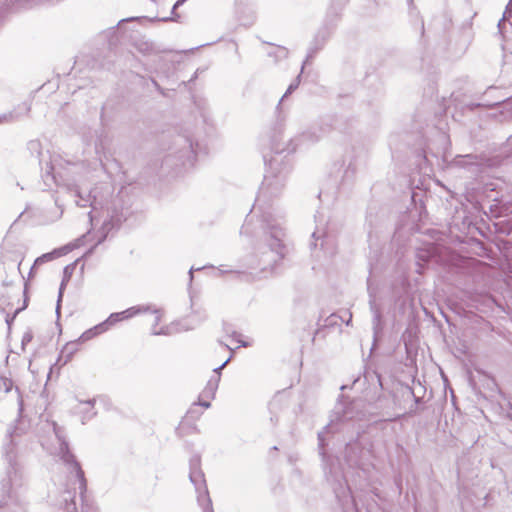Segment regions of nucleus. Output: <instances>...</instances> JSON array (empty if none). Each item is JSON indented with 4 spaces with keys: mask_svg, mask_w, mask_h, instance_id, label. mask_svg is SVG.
<instances>
[{
    "mask_svg": "<svg viewBox=\"0 0 512 512\" xmlns=\"http://www.w3.org/2000/svg\"><path fill=\"white\" fill-rule=\"evenodd\" d=\"M284 181L285 177L283 175H266L253 206L254 211L261 212L262 229L271 234L278 248L280 247L284 232L281 224L273 217L271 212L264 209V206L267 205L271 198L278 197L281 194L284 188Z\"/></svg>",
    "mask_w": 512,
    "mask_h": 512,
    "instance_id": "f257e3e1",
    "label": "nucleus"
},
{
    "mask_svg": "<svg viewBox=\"0 0 512 512\" xmlns=\"http://www.w3.org/2000/svg\"><path fill=\"white\" fill-rule=\"evenodd\" d=\"M9 442L4 445V457L7 461L9 468L7 470L8 479L2 481V489L4 493L9 494L11 487L17 482L19 465L17 462L16 443L14 442L13 435L9 431Z\"/></svg>",
    "mask_w": 512,
    "mask_h": 512,
    "instance_id": "f03ea898",
    "label": "nucleus"
},
{
    "mask_svg": "<svg viewBox=\"0 0 512 512\" xmlns=\"http://www.w3.org/2000/svg\"><path fill=\"white\" fill-rule=\"evenodd\" d=\"M189 478L190 481L194 484L196 491L198 492L199 503L203 504V502H205L207 507L210 509V512H213L211 508V499L209 498L204 474L200 468L199 456H193L190 459Z\"/></svg>",
    "mask_w": 512,
    "mask_h": 512,
    "instance_id": "7ed1b4c3",
    "label": "nucleus"
},
{
    "mask_svg": "<svg viewBox=\"0 0 512 512\" xmlns=\"http://www.w3.org/2000/svg\"><path fill=\"white\" fill-rule=\"evenodd\" d=\"M312 239L311 249H316L320 246V251L327 257H331L336 253L337 245L335 238L328 234L324 228H317L312 234Z\"/></svg>",
    "mask_w": 512,
    "mask_h": 512,
    "instance_id": "20e7f679",
    "label": "nucleus"
},
{
    "mask_svg": "<svg viewBox=\"0 0 512 512\" xmlns=\"http://www.w3.org/2000/svg\"><path fill=\"white\" fill-rule=\"evenodd\" d=\"M60 452L62 454V460L69 466L71 472L75 473V477L79 483L80 495L83 497L86 491V479L84 477L83 470L81 469L79 463L76 461L74 455L69 451L68 444L65 441H61Z\"/></svg>",
    "mask_w": 512,
    "mask_h": 512,
    "instance_id": "39448f33",
    "label": "nucleus"
},
{
    "mask_svg": "<svg viewBox=\"0 0 512 512\" xmlns=\"http://www.w3.org/2000/svg\"><path fill=\"white\" fill-rule=\"evenodd\" d=\"M262 256L259 266H261V272L266 273L269 269L273 270L276 262L281 259L282 254L279 250L269 248L262 253Z\"/></svg>",
    "mask_w": 512,
    "mask_h": 512,
    "instance_id": "423d86ee",
    "label": "nucleus"
},
{
    "mask_svg": "<svg viewBox=\"0 0 512 512\" xmlns=\"http://www.w3.org/2000/svg\"><path fill=\"white\" fill-rule=\"evenodd\" d=\"M493 204L490 205V212L494 217L507 216L512 213V203L505 201L503 197L494 198Z\"/></svg>",
    "mask_w": 512,
    "mask_h": 512,
    "instance_id": "0eeeda50",
    "label": "nucleus"
},
{
    "mask_svg": "<svg viewBox=\"0 0 512 512\" xmlns=\"http://www.w3.org/2000/svg\"><path fill=\"white\" fill-rule=\"evenodd\" d=\"M75 197L78 198L75 202L80 207L92 206L95 208V197H92L91 193H89L86 197L82 196L78 187L74 189Z\"/></svg>",
    "mask_w": 512,
    "mask_h": 512,
    "instance_id": "6e6552de",
    "label": "nucleus"
},
{
    "mask_svg": "<svg viewBox=\"0 0 512 512\" xmlns=\"http://www.w3.org/2000/svg\"><path fill=\"white\" fill-rule=\"evenodd\" d=\"M150 309H151L150 305H143V306L130 307V308L126 309L125 311L118 312V313L122 314L121 320H124V319L131 318L139 313L149 312Z\"/></svg>",
    "mask_w": 512,
    "mask_h": 512,
    "instance_id": "1a4fd4ad",
    "label": "nucleus"
},
{
    "mask_svg": "<svg viewBox=\"0 0 512 512\" xmlns=\"http://www.w3.org/2000/svg\"><path fill=\"white\" fill-rule=\"evenodd\" d=\"M220 382V376L219 375H213L210 380L208 381L206 387L204 388L202 394L206 397H214L216 390L218 388V384Z\"/></svg>",
    "mask_w": 512,
    "mask_h": 512,
    "instance_id": "9d476101",
    "label": "nucleus"
},
{
    "mask_svg": "<svg viewBox=\"0 0 512 512\" xmlns=\"http://www.w3.org/2000/svg\"><path fill=\"white\" fill-rule=\"evenodd\" d=\"M106 331V327L104 326V324H98L96 326H94L93 328L85 331L82 336H81V339L83 341H86V340H90L92 339L93 337H95L96 335H99L103 332Z\"/></svg>",
    "mask_w": 512,
    "mask_h": 512,
    "instance_id": "9b49d317",
    "label": "nucleus"
},
{
    "mask_svg": "<svg viewBox=\"0 0 512 512\" xmlns=\"http://www.w3.org/2000/svg\"><path fill=\"white\" fill-rule=\"evenodd\" d=\"M474 159V157L472 155H460V156H457L455 159H454V164L458 167H467L468 165L470 164H473L472 160Z\"/></svg>",
    "mask_w": 512,
    "mask_h": 512,
    "instance_id": "f8f14e48",
    "label": "nucleus"
},
{
    "mask_svg": "<svg viewBox=\"0 0 512 512\" xmlns=\"http://www.w3.org/2000/svg\"><path fill=\"white\" fill-rule=\"evenodd\" d=\"M434 255V248L419 249L417 252V259L419 261L428 262Z\"/></svg>",
    "mask_w": 512,
    "mask_h": 512,
    "instance_id": "ddd939ff",
    "label": "nucleus"
},
{
    "mask_svg": "<svg viewBox=\"0 0 512 512\" xmlns=\"http://www.w3.org/2000/svg\"><path fill=\"white\" fill-rule=\"evenodd\" d=\"M369 304H370V308L373 312V324H374V326H378L380 324V320H381L380 310L377 307L374 299L371 298L369 301Z\"/></svg>",
    "mask_w": 512,
    "mask_h": 512,
    "instance_id": "4468645a",
    "label": "nucleus"
},
{
    "mask_svg": "<svg viewBox=\"0 0 512 512\" xmlns=\"http://www.w3.org/2000/svg\"><path fill=\"white\" fill-rule=\"evenodd\" d=\"M495 227L497 232L500 234L510 235L512 233V228L505 221H499L495 223Z\"/></svg>",
    "mask_w": 512,
    "mask_h": 512,
    "instance_id": "2eb2a0df",
    "label": "nucleus"
},
{
    "mask_svg": "<svg viewBox=\"0 0 512 512\" xmlns=\"http://www.w3.org/2000/svg\"><path fill=\"white\" fill-rule=\"evenodd\" d=\"M121 315L122 314H119V313H112L104 322H102L101 324H104V326L106 327V331L109 329L110 326L114 325L115 323L119 322V321H122L121 320Z\"/></svg>",
    "mask_w": 512,
    "mask_h": 512,
    "instance_id": "dca6fc26",
    "label": "nucleus"
},
{
    "mask_svg": "<svg viewBox=\"0 0 512 512\" xmlns=\"http://www.w3.org/2000/svg\"><path fill=\"white\" fill-rule=\"evenodd\" d=\"M54 259V253H46V254H43L42 256L38 257L35 262H34V265L33 267L31 268V272H33L34 268L38 265H41L45 262H48V261H51Z\"/></svg>",
    "mask_w": 512,
    "mask_h": 512,
    "instance_id": "f3484780",
    "label": "nucleus"
},
{
    "mask_svg": "<svg viewBox=\"0 0 512 512\" xmlns=\"http://www.w3.org/2000/svg\"><path fill=\"white\" fill-rule=\"evenodd\" d=\"M13 387V382L11 379L1 376L0 377V391H4L5 393H8L11 391Z\"/></svg>",
    "mask_w": 512,
    "mask_h": 512,
    "instance_id": "a211bd4d",
    "label": "nucleus"
},
{
    "mask_svg": "<svg viewBox=\"0 0 512 512\" xmlns=\"http://www.w3.org/2000/svg\"><path fill=\"white\" fill-rule=\"evenodd\" d=\"M67 282H68L67 279L63 278V280L61 282V285H60V288H59L58 299H57V306H56V313L57 314L60 313V303L62 301L63 292H64V289L66 287Z\"/></svg>",
    "mask_w": 512,
    "mask_h": 512,
    "instance_id": "6ab92c4d",
    "label": "nucleus"
},
{
    "mask_svg": "<svg viewBox=\"0 0 512 512\" xmlns=\"http://www.w3.org/2000/svg\"><path fill=\"white\" fill-rule=\"evenodd\" d=\"M67 282H68L67 279L63 278V280L61 282V285H60V288H59L58 299H57V306H56V313L57 314L60 313V303L62 301L63 292H64V289L66 287Z\"/></svg>",
    "mask_w": 512,
    "mask_h": 512,
    "instance_id": "aec40b11",
    "label": "nucleus"
},
{
    "mask_svg": "<svg viewBox=\"0 0 512 512\" xmlns=\"http://www.w3.org/2000/svg\"><path fill=\"white\" fill-rule=\"evenodd\" d=\"M300 75L297 76V78L289 85L287 91L285 92V94L282 96V98L280 99V102L278 105L281 104V102L283 101V99L285 97H287L288 94L292 93L295 89H297V87L299 86L300 84Z\"/></svg>",
    "mask_w": 512,
    "mask_h": 512,
    "instance_id": "412c9836",
    "label": "nucleus"
},
{
    "mask_svg": "<svg viewBox=\"0 0 512 512\" xmlns=\"http://www.w3.org/2000/svg\"><path fill=\"white\" fill-rule=\"evenodd\" d=\"M46 175L51 176L52 180H54L55 182H57V177H60V179L64 180V176H65L64 174H62L59 171L55 172V167L53 165H51L46 170Z\"/></svg>",
    "mask_w": 512,
    "mask_h": 512,
    "instance_id": "4be33fe9",
    "label": "nucleus"
},
{
    "mask_svg": "<svg viewBox=\"0 0 512 512\" xmlns=\"http://www.w3.org/2000/svg\"><path fill=\"white\" fill-rule=\"evenodd\" d=\"M152 334L153 335H169L170 334L169 327H162L160 330H156L155 327H153Z\"/></svg>",
    "mask_w": 512,
    "mask_h": 512,
    "instance_id": "5701e85b",
    "label": "nucleus"
},
{
    "mask_svg": "<svg viewBox=\"0 0 512 512\" xmlns=\"http://www.w3.org/2000/svg\"><path fill=\"white\" fill-rule=\"evenodd\" d=\"M32 338H33V335H32L31 331L25 332L22 337V345L24 346L27 343L31 342Z\"/></svg>",
    "mask_w": 512,
    "mask_h": 512,
    "instance_id": "b1692460",
    "label": "nucleus"
},
{
    "mask_svg": "<svg viewBox=\"0 0 512 512\" xmlns=\"http://www.w3.org/2000/svg\"><path fill=\"white\" fill-rule=\"evenodd\" d=\"M149 311H152L153 313L156 314L155 316V324L154 326L158 325L159 322L161 321V314H160V311L158 309H150Z\"/></svg>",
    "mask_w": 512,
    "mask_h": 512,
    "instance_id": "393cba45",
    "label": "nucleus"
},
{
    "mask_svg": "<svg viewBox=\"0 0 512 512\" xmlns=\"http://www.w3.org/2000/svg\"><path fill=\"white\" fill-rule=\"evenodd\" d=\"M231 357H229L221 366L214 369L215 375L220 376V371L227 365V363L230 361Z\"/></svg>",
    "mask_w": 512,
    "mask_h": 512,
    "instance_id": "a878e982",
    "label": "nucleus"
},
{
    "mask_svg": "<svg viewBox=\"0 0 512 512\" xmlns=\"http://www.w3.org/2000/svg\"><path fill=\"white\" fill-rule=\"evenodd\" d=\"M318 440H319L320 449L323 450V447H324V432H319L318 433Z\"/></svg>",
    "mask_w": 512,
    "mask_h": 512,
    "instance_id": "bb28decb",
    "label": "nucleus"
},
{
    "mask_svg": "<svg viewBox=\"0 0 512 512\" xmlns=\"http://www.w3.org/2000/svg\"><path fill=\"white\" fill-rule=\"evenodd\" d=\"M316 50H310L307 57H306V60L304 61L303 65H302V69H301V72L303 71L304 69V66L305 64L309 61V59L312 57L313 53H315Z\"/></svg>",
    "mask_w": 512,
    "mask_h": 512,
    "instance_id": "cd10ccee",
    "label": "nucleus"
},
{
    "mask_svg": "<svg viewBox=\"0 0 512 512\" xmlns=\"http://www.w3.org/2000/svg\"><path fill=\"white\" fill-rule=\"evenodd\" d=\"M70 509H72L73 511L75 510L74 497H70V503L69 504L67 503V510H70Z\"/></svg>",
    "mask_w": 512,
    "mask_h": 512,
    "instance_id": "c85d7f7f",
    "label": "nucleus"
},
{
    "mask_svg": "<svg viewBox=\"0 0 512 512\" xmlns=\"http://www.w3.org/2000/svg\"><path fill=\"white\" fill-rule=\"evenodd\" d=\"M249 220L246 219L245 224L242 227V233H248Z\"/></svg>",
    "mask_w": 512,
    "mask_h": 512,
    "instance_id": "c756f323",
    "label": "nucleus"
},
{
    "mask_svg": "<svg viewBox=\"0 0 512 512\" xmlns=\"http://www.w3.org/2000/svg\"><path fill=\"white\" fill-rule=\"evenodd\" d=\"M185 1L186 0H178L173 6V11L177 9L179 6H181Z\"/></svg>",
    "mask_w": 512,
    "mask_h": 512,
    "instance_id": "7c9ffc66",
    "label": "nucleus"
},
{
    "mask_svg": "<svg viewBox=\"0 0 512 512\" xmlns=\"http://www.w3.org/2000/svg\"><path fill=\"white\" fill-rule=\"evenodd\" d=\"M68 270H69V267H65L64 269V278L67 279V281H69V277H70V274L68 273Z\"/></svg>",
    "mask_w": 512,
    "mask_h": 512,
    "instance_id": "2f4dec72",
    "label": "nucleus"
},
{
    "mask_svg": "<svg viewBox=\"0 0 512 512\" xmlns=\"http://www.w3.org/2000/svg\"><path fill=\"white\" fill-rule=\"evenodd\" d=\"M199 405H201V406H203V407H205V408L210 407V403H209V402H205V401H200V402H199Z\"/></svg>",
    "mask_w": 512,
    "mask_h": 512,
    "instance_id": "473e14b6",
    "label": "nucleus"
},
{
    "mask_svg": "<svg viewBox=\"0 0 512 512\" xmlns=\"http://www.w3.org/2000/svg\"><path fill=\"white\" fill-rule=\"evenodd\" d=\"M279 51H280V53H281V55H282L283 57H286V56H287V53H288V52H287V50H286L285 48H280V49H279Z\"/></svg>",
    "mask_w": 512,
    "mask_h": 512,
    "instance_id": "72a5a7b5",
    "label": "nucleus"
},
{
    "mask_svg": "<svg viewBox=\"0 0 512 512\" xmlns=\"http://www.w3.org/2000/svg\"><path fill=\"white\" fill-rule=\"evenodd\" d=\"M68 165H69V166H71V168H70V169H68V171H67V172H72V170H73V169H76V168L78 167V165H77V164L68 163Z\"/></svg>",
    "mask_w": 512,
    "mask_h": 512,
    "instance_id": "f704fd0d",
    "label": "nucleus"
},
{
    "mask_svg": "<svg viewBox=\"0 0 512 512\" xmlns=\"http://www.w3.org/2000/svg\"><path fill=\"white\" fill-rule=\"evenodd\" d=\"M84 404L87 406V409H91V408H93V402H92V401H90V400H89V401H87V402H85Z\"/></svg>",
    "mask_w": 512,
    "mask_h": 512,
    "instance_id": "c9c22d12",
    "label": "nucleus"
},
{
    "mask_svg": "<svg viewBox=\"0 0 512 512\" xmlns=\"http://www.w3.org/2000/svg\"><path fill=\"white\" fill-rule=\"evenodd\" d=\"M506 145L512 147V135L507 139Z\"/></svg>",
    "mask_w": 512,
    "mask_h": 512,
    "instance_id": "e433bc0d",
    "label": "nucleus"
},
{
    "mask_svg": "<svg viewBox=\"0 0 512 512\" xmlns=\"http://www.w3.org/2000/svg\"><path fill=\"white\" fill-rule=\"evenodd\" d=\"M193 271H194V268L192 267L189 271V275H190V280L193 279Z\"/></svg>",
    "mask_w": 512,
    "mask_h": 512,
    "instance_id": "4c0bfd02",
    "label": "nucleus"
},
{
    "mask_svg": "<svg viewBox=\"0 0 512 512\" xmlns=\"http://www.w3.org/2000/svg\"><path fill=\"white\" fill-rule=\"evenodd\" d=\"M238 336L239 335L236 332L232 333V337L235 338L238 342H241L240 340L237 339Z\"/></svg>",
    "mask_w": 512,
    "mask_h": 512,
    "instance_id": "58836bf2",
    "label": "nucleus"
},
{
    "mask_svg": "<svg viewBox=\"0 0 512 512\" xmlns=\"http://www.w3.org/2000/svg\"><path fill=\"white\" fill-rule=\"evenodd\" d=\"M131 20H134V18L121 19V20L119 21V24H120V23H122V22L131 21Z\"/></svg>",
    "mask_w": 512,
    "mask_h": 512,
    "instance_id": "ea45409f",
    "label": "nucleus"
},
{
    "mask_svg": "<svg viewBox=\"0 0 512 512\" xmlns=\"http://www.w3.org/2000/svg\"><path fill=\"white\" fill-rule=\"evenodd\" d=\"M14 317H15V316H13L11 319H9V318H7V319H6V322H7V324H8V325H10V324H11L12 320L14 319Z\"/></svg>",
    "mask_w": 512,
    "mask_h": 512,
    "instance_id": "a19ab883",
    "label": "nucleus"
},
{
    "mask_svg": "<svg viewBox=\"0 0 512 512\" xmlns=\"http://www.w3.org/2000/svg\"><path fill=\"white\" fill-rule=\"evenodd\" d=\"M348 314H349V319H348V320H347V322H346L347 324H349V322H350V321H351V319H352V315H351V313H348Z\"/></svg>",
    "mask_w": 512,
    "mask_h": 512,
    "instance_id": "79ce46f5",
    "label": "nucleus"
},
{
    "mask_svg": "<svg viewBox=\"0 0 512 512\" xmlns=\"http://www.w3.org/2000/svg\"><path fill=\"white\" fill-rule=\"evenodd\" d=\"M30 110V107L25 104V112L27 113Z\"/></svg>",
    "mask_w": 512,
    "mask_h": 512,
    "instance_id": "37998d69",
    "label": "nucleus"
},
{
    "mask_svg": "<svg viewBox=\"0 0 512 512\" xmlns=\"http://www.w3.org/2000/svg\"><path fill=\"white\" fill-rule=\"evenodd\" d=\"M509 274H510L509 277L512 279V266H511V269L509 271Z\"/></svg>",
    "mask_w": 512,
    "mask_h": 512,
    "instance_id": "c03bdc74",
    "label": "nucleus"
},
{
    "mask_svg": "<svg viewBox=\"0 0 512 512\" xmlns=\"http://www.w3.org/2000/svg\"><path fill=\"white\" fill-rule=\"evenodd\" d=\"M93 249H94V248H91V249L88 251V253H87V254H91V253L93 252Z\"/></svg>",
    "mask_w": 512,
    "mask_h": 512,
    "instance_id": "a18cd8bd",
    "label": "nucleus"
},
{
    "mask_svg": "<svg viewBox=\"0 0 512 512\" xmlns=\"http://www.w3.org/2000/svg\"><path fill=\"white\" fill-rule=\"evenodd\" d=\"M153 83L157 88H159L157 82L153 81Z\"/></svg>",
    "mask_w": 512,
    "mask_h": 512,
    "instance_id": "49530a36",
    "label": "nucleus"
},
{
    "mask_svg": "<svg viewBox=\"0 0 512 512\" xmlns=\"http://www.w3.org/2000/svg\"><path fill=\"white\" fill-rule=\"evenodd\" d=\"M258 267L261 269V266L258 265ZM263 274V277H266V274H264L263 272H261Z\"/></svg>",
    "mask_w": 512,
    "mask_h": 512,
    "instance_id": "de8ad7c7",
    "label": "nucleus"
},
{
    "mask_svg": "<svg viewBox=\"0 0 512 512\" xmlns=\"http://www.w3.org/2000/svg\"><path fill=\"white\" fill-rule=\"evenodd\" d=\"M241 345L245 347L247 344L245 342H241Z\"/></svg>",
    "mask_w": 512,
    "mask_h": 512,
    "instance_id": "09e8293b",
    "label": "nucleus"
},
{
    "mask_svg": "<svg viewBox=\"0 0 512 512\" xmlns=\"http://www.w3.org/2000/svg\"><path fill=\"white\" fill-rule=\"evenodd\" d=\"M397 419H399V416L394 417L392 420H397Z\"/></svg>",
    "mask_w": 512,
    "mask_h": 512,
    "instance_id": "8fccbe9b",
    "label": "nucleus"
},
{
    "mask_svg": "<svg viewBox=\"0 0 512 512\" xmlns=\"http://www.w3.org/2000/svg\"><path fill=\"white\" fill-rule=\"evenodd\" d=\"M397 419H399V416L394 417L392 420H397Z\"/></svg>",
    "mask_w": 512,
    "mask_h": 512,
    "instance_id": "3c124183",
    "label": "nucleus"
}]
</instances>
